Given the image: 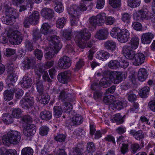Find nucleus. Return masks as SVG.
<instances>
[{
	"instance_id": "22",
	"label": "nucleus",
	"mask_w": 155,
	"mask_h": 155,
	"mask_svg": "<svg viewBox=\"0 0 155 155\" xmlns=\"http://www.w3.org/2000/svg\"><path fill=\"white\" fill-rule=\"evenodd\" d=\"M41 14L42 16L46 19H50L52 18L54 15L53 10L50 8H44L41 10Z\"/></svg>"
},
{
	"instance_id": "54",
	"label": "nucleus",
	"mask_w": 155,
	"mask_h": 155,
	"mask_svg": "<svg viewBox=\"0 0 155 155\" xmlns=\"http://www.w3.org/2000/svg\"><path fill=\"white\" fill-rule=\"evenodd\" d=\"M110 5L114 8L119 7L121 5L120 0H109Z\"/></svg>"
},
{
	"instance_id": "15",
	"label": "nucleus",
	"mask_w": 155,
	"mask_h": 155,
	"mask_svg": "<svg viewBox=\"0 0 155 155\" xmlns=\"http://www.w3.org/2000/svg\"><path fill=\"white\" fill-rule=\"evenodd\" d=\"M36 131V127L33 124H28L24 130L23 133L27 137H30L33 135Z\"/></svg>"
},
{
	"instance_id": "29",
	"label": "nucleus",
	"mask_w": 155,
	"mask_h": 155,
	"mask_svg": "<svg viewBox=\"0 0 155 155\" xmlns=\"http://www.w3.org/2000/svg\"><path fill=\"white\" fill-rule=\"evenodd\" d=\"M147 76V72L145 68H140L137 74V78L139 81L141 82L144 81Z\"/></svg>"
},
{
	"instance_id": "40",
	"label": "nucleus",
	"mask_w": 155,
	"mask_h": 155,
	"mask_svg": "<svg viewBox=\"0 0 155 155\" xmlns=\"http://www.w3.org/2000/svg\"><path fill=\"white\" fill-rule=\"evenodd\" d=\"M149 87L146 86L142 88L139 91V94L141 97H147V95L149 94Z\"/></svg>"
},
{
	"instance_id": "53",
	"label": "nucleus",
	"mask_w": 155,
	"mask_h": 155,
	"mask_svg": "<svg viewBox=\"0 0 155 155\" xmlns=\"http://www.w3.org/2000/svg\"><path fill=\"white\" fill-rule=\"evenodd\" d=\"M128 5L132 8L139 6L140 3V0H128Z\"/></svg>"
},
{
	"instance_id": "37",
	"label": "nucleus",
	"mask_w": 155,
	"mask_h": 155,
	"mask_svg": "<svg viewBox=\"0 0 155 155\" xmlns=\"http://www.w3.org/2000/svg\"><path fill=\"white\" fill-rule=\"evenodd\" d=\"M111 120L113 122L116 123L117 124H120L124 122L123 117L120 113L114 115Z\"/></svg>"
},
{
	"instance_id": "1",
	"label": "nucleus",
	"mask_w": 155,
	"mask_h": 155,
	"mask_svg": "<svg viewBox=\"0 0 155 155\" xmlns=\"http://www.w3.org/2000/svg\"><path fill=\"white\" fill-rule=\"evenodd\" d=\"M47 39L52 46L50 48L49 51L45 54V56L46 59L50 60L54 56V51L53 48L58 52L61 48L62 45L60 43V38L56 35L49 36L47 37Z\"/></svg>"
},
{
	"instance_id": "33",
	"label": "nucleus",
	"mask_w": 155,
	"mask_h": 155,
	"mask_svg": "<svg viewBox=\"0 0 155 155\" xmlns=\"http://www.w3.org/2000/svg\"><path fill=\"white\" fill-rule=\"evenodd\" d=\"M52 113L48 110H44L41 111L40 114V118L42 120H48L52 118Z\"/></svg>"
},
{
	"instance_id": "24",
	"label": "nucleus",
	"mask_w": 155,
	"mask_h": 155,
	"mask_svg": "<svg viewBox=\"0 0 155 155\" xmlns=\"http://www.w3.org/2000/svg\"><path fill=\"white\" fill-rule=\"evenodd\" d=\"M8 75L7 78V83L9 82H14L17 80L18 77L12 68H8Z\"/></svg>"
},
{
	"instance_id": "50",
	"label": "nucleus",
	"mask_w": 155,
	"mask_h": 155,
	"mask_svg": "<svg viewBox=\"0 0 155 155\" xmlns=\"http://www.w3.org/2000/svg\"><path fill=\"white\" fill-rule=\"evenodd\" d=\"M108 66L112 69H117L119 67V61L116 60H111L108 63Z\"/></svg>"
},
{
	"instance_id": "62",
	"label": "nucleus",
	"mask_w": 155,
	"mask_h": 155,
	"mask_svg": "<svg viewBox=\"0 0 155 155\" xmlns=\"http://www.w3.org/2000/svg\"><path fill=\"white\" fill-rule=\"evenodd\" d=\"M119 67L124 68H127L129 65V62L127 60L121 59L119 62Z\"/></svg>"
},
{
	"instance_id": "35",
	"label": "nucleus",
	"mask_w": 155,
	"mask_h": 155,
	"mask_svg": "<svg viewBox=\"0 0 155 155\" xmlns=\"http://www.w3.org/2000/svg\"><path fill=\"white\" fill-rule=\"evenodd\" d=\"M139 42V39L137 36L132 37L130 41V46L133 49H135L138 47Z\"/></svg>"
},
{
	"instance_id": "16",
	"label": "nucleus",
	"mask_w": 155,
	"mask_h": 155,
	"mask_svg": "<svg viewBox=\"0 0 155 155\" xmlns=\"http://www.w3.org/2000/svg\"><path fill=\"white\" fill-rule=\"evenodd\" d=\"M133 59L134 60L133 62L134 65L136 66L140 65L144 62L145 56L144 54L142 53L135 54Z\"/></svg>"
},
{
	"instance_id": "32",
	"label": "nucleus",
	"mask_w": 155,
	"mask_h": 155,
	"mask_svg": "<svg viewBox=\"0 0 155 155\" xmlns=\"http://www.w3.org/2000/svg\"><path fill=\"white\" fill-rule=\"evenodd\" d=\"M111 82L108 76H105L101 79L99 82V85L104 88L107 87L111 84Z\"/></svg>"
},
{
	"instance_id": "8",
	"label": "nucleus",
	"mask_w": 155,
	"mask_h": 155,
	"mask_svg": "<svg viewBox=\"0 0 155 155\" xmlns=\"http://www.w3.org/2000/svg\"><path fill=\"white\" fill-rule=\"evenodd\" d=\"M91 34L86 28H84L76 33L75 40L76 41L87 40L90 39Z\"/></svg>"
},
{
	"instance_id": "64",
	"label": "nucleus",
	"mask_w": 155,
	"mask_h": 155,
	"mask_svg": "<svg viewBox=\"0 0 155 155\" xmlns=\"http://www.w3.org/2000/svg\"><path fill=\"white\" fill-rule=\"evenodd\" d=\"M128 144L123 143L120 148V151L121 153L124 154L127 153L129 150Z\"/></svg>"
},
{
	"instance_id": "28",
	"label": "nucleus",
	"mask_w": 155,
	"mask_h": 155,
	"mask_svg": "<svg viewBox=\"0 0 155 155\" xmlns=\"http://www.w3.org/2000/svg\"><path fill=\"white\" fill-rule=\"evenodd\" d=\"M14 118L12 114L8 113L4 114L2 115V120L7 124H10L14 122Z\"/></svg>"
},
{
	"instance_id": "46",
	"label": "nucleus",
	"mask_w": 155,
	"mask_h": 155,
	"mask_svg": "<svg viewBox=\"0 0 155 155\" xmlns=\"http://www.w3.org/2000/svg\"><path fill=\"white\" fill-rule=\"evenodd\" d=\"M66 20L67 18L65 17L58 19L56 21V27L59 28H62L65 24Z\"/></svg>"
},
{
	"instance_id": "31",
	"label": "nucleus",
	"mask_w": 155,
	"mask_h": 155,
	"mask_svg": "<svg viewBox=\"0 0 155 155\" xmlns=\"http://www.w3.org/2000/svg\"><path fill=\"white\" fill-rule=\"evenodd\" d=\"M115 99V97L114 96L108 95L104 97L103 101L106 104L109 105L110 107H112Z\"/></svg>"
},
{
	"instance_id": "63",
	"label": "nucleus",
	"mask_w": 155,
	"mask_h": 155,
	"mask_svg": "<svg viewBox=\"0 0 155 155\" xmlns=\"http://www.w3.org/2000/svg\"><path fill=\"white\" fill-rule=\"evenodd\" d=\"M35 57L39 60H41L43 56L42 51L39 49H36L34 51Z\"/></svg>"
},
{
	"instance_id": "7",
	"label": "nucleus",
	"mask_w": 155,
	"mask_h": 155,
	"mask_svg": "<svg viewBox=\"0 0 155 155\" xmlns=\"http://www.w3.org/2000/svg\"><path fill=\"white\" fill-rule=\"evenodd\" d=\"M28 93H26L24 97L22 98L20 102L21 106L25 109H28L33 105L34 102V98L28 96Z\"/></svg>"
},
{
	"instance_id": "14",
	"label": "nucleus",
	"mask_w": 155,
	"mask_h": 155,
	"mask_svg": "<svg viewBox=\"0 0 155 155\" xmlns=\"http://www.w3.org/2000/svg\"><path fill=\"white\" fill-rule=\"evenodd\" d=\"M71 75L70 71H65L60 73L58 76V78L60 82L67 83L70 81Z\"/></svg>"
},
{
	"instance_id": "58",
	"label": "nucleus",
	"mask_w": 155,
	"mask_h": 155,
	"mask_svg": "<svg viewBox=\"0 0 155 155\" xmlns=\"http://www.w3.org/2000/svg\"><path fill=\"white\" fill-rule=\"evenodd\" d=\"M131 17L129 13H124L122 15L121 19L124 22L128 23L130 20Z\"/></svg>"
},
{
	"instance_id": "43",
	"label": "nucleus",
	"mask_w": 155,
	"mask_h": 155,
	"mask_svg": "<svg viewBox=\"0 0 155 155\" xmlns=\"http://www.w3.org/2000/svg\"><path fill=\"white\" fill-rule=\"evenodd\" d=\"M54 116L56 118L60 117L62 114V110L61 108L59 106H54L53 108Z\"/></svg>"
},
{
	"instance_id": "21",
	"label": "nucleus",
	"mask_w": 155,
	"mask_h": 155,
	"mask_svg": "<svg viewBox=\"0 0 155 155\" xmlns=\"http://www.w3.org/2000/svg\"><path fill=\"white\" fill-rule=\"evenodd\" d=\"M130 134L133 136L135 139L137 140H142L145 137L144 133L141 130L137 131L135 130H131L130 131Z\"/></svg>"
},
{
	"instance_id": "18",
	"label": "nucleus",
	"mask_w": 155,
	"mask_h": 155,
	"mask_svg": "<svg viewBox=\"0 0 155 155\" xmlns=\"http://www.w3.org/2000/svg\"><path fill=\"white\" fill-rule=\"evenodd\" d=\"M154 36V35L151 32L143 33L141 37L142 43L145 44L150 43Z\"/></svg>"
},
{
	"instance_id": "48",
	"label": "nucleus",
	"mask_w": 155,
	"mask_h": 155,
	"mask_svg": "<svg viewBox=\"0 0 155 155\" xmlns=\"http://www.w3.org/2000/svg\"><path fill=\"white\" fill-rule=\"evenodd\" d=\"M130 151L132 154L135 153L138 150H139L141 149V147L139 144L137 143H133L130 145Z\"/></svg>"
},
{
	"instance_id": "17",
	"label": "nucleus",
	"mask_w": 155,
	"mask_h": 155,
	"mask_svg": "<svg viewBox=\"0 0 155 155\" xmlns=\"http://www.w3.org/2000/svg\"><path fill=\"white\" fill-rule=\"evenodd\" d=\"M32 32V39L34 42L38 43L39 40L41 41L45 39V36L43 35L38 29H35Z\"/></svg>"
},
{
	"instance_id": "27",
	"label": "nucleus",
	"mask_w": 155,
	"mask_h": 155,
	"mask_svg": "<svg viewBox=\"0 0 155 155\" xmlns=\"http://www.w3.org/2000/svg\"><path fill=\"white\" fill-rule=\"evenodd\" d=\"M20 83L22 86L26 88L31 87L32 83L31 78L26 76L24 77Z\"/></svg>"
},
{
	"instance_id": "56",
	"label": "nucleus",
	"mask_w": 155,
	"mask_h": 155,
	"mask_svg": "<svg viewBox=\"0 0 155 155\" xmlns=\"http://www.w3.org/2000/svg\"><path fill=\"white\" fill-rule=\"evenodd\" d=\"M40 73H42L43 74L42 78L45 81H47L48 82H51L52 80L49 78L48 73L47 71H42V70H40Z\"/></svg>"
},
{
	"instance_id": "4",
	"label": "nucleus",
	"mask_w": 155,
	"mask_h": 155,
	"mask_svg": "<svg viewBox=\"0 0 155 155\" xmlns=\"http://www.w3.org/2000/svg\"><path fill=\"white\" fill-rule=\"evenodd\" d=\"M20 134L17 131L10 130L7 135H4L2 138V142L6 146L10 144H16L19 143L21 139Z\"/></svg>"
},
{
	"instance_id": "61",
	"label": "nucleus",
	"mask_w": 155,
	"mask_h": 155,
	"mask_svg": "<svg viewBox=\"0 0 155 155\" xmlns=\"http://www.w3.org/2000/svg\"><path fill=\"white\" fill-rule=\"evenodd\" d=\"M127 95V98L129 101L134 102L137 99V97L136 95L132 91H130V92L128 93Z\"/></svg>"
},
{
	"instance_id": "12",
	"label": "nucleus",
	"mask_w": 155,
	"mask_h": 155,
	"mask_svg": "<svg viewBox=\"0 0 155 155\" xmlns=\"http://www.w3.org/2000/svg\"><path fill=\"white\" fill-rule=\"evenodd\" d=\"M132 49L130 46L126 45L122 47V53L127 59L132 60L134 58L135 53Z\"/></svg>"
},
{
	"instance_id": "6",
	"label": "nucleus",
	"mask_w": 155,
	"mask_h": 155,
	"mask_svg": "<svg viewBox=\"0 0 155 155\" xmlns=\"http://www.w3.org/2000/svg\"><path fill=\"white\" fill-rule=\"evenodd\" d=\"M7 37L9 41L13 44L18 45L22 41L21 34L18 31H13L11 34H8Z\"/></svg>"
},
{
	"instance_id": "36",
	"label": "nucleus",
	"mask_w": 155,
	"mask_h": 155,
	"mask_svg": "<svg viewBox=\"0 0 155 155\" xmlns=\"http://www.w3.org/2000/svg\"><path fill=\"white\" fill-rule=\"evenodd\" d=\"M7 90L4 91L3 93L5 100L6 101H9L12 99L14 95V91L11 90Z\"/></svg>"
},
{
	"instance_id": "52",
	"label": "nucleus",
	"mask_w": 155,
	"mask_h": 155,
	"mask_svg": "<svg viewBox=\"0 0 155 155\" xmlns=\"http://www.w3.org/2000/svg\"><path fill=\"white\" fill-rule=\"evenodd\" d=\"M71 29L64 30L63 31L62 35L65 39L69 40L71 38Z\"/></svg>"
},
{
	"instance_id": "44",
	"label": "nucleus",
	"mask_w": 155,
	"mask_h": 155,
	"mask_svg": "<svg viewBox=\"0 0 155 155\" xmlns=\"http://www.w3.org/2000/svg\"><path fill=\"white\" fill-rule=\"evenodd\" d=\"M36 84L38 91L40 94H42L44 90L42 81H40L39 78H38L36 80Z\"/></svg>"
},
{
	"instance_id": "30",
	"label": "nucleus",
	"mask_w": 155,
	"mask_h": 155,
	"mask_svg": "<svg viewBox=\"0 0 155 155\" xmlns=\"http://www.w3.org/2000/svg\"><path fill=\"white\" fill-rule=\"evenodd\" d=\"M28 18L31 21L33 25H36L38 22L39 19V13L37 11H35L31 15H30Z\"/></svg>"
},
{
	"instance_id": "45",
	"label": "nucleus",
	"mask_w": 155,
	"mask_h": 155,
	"mask_svg": "<svg viewBox=\"0 0 155 155\" xmlns=\"http://www.w3.org/2000/svg\"><path fill=\"white\" fill-rule=\"evenodd\" d=\"M55 2L56 5L54 8L55 11L58 13H61L63 11L64 8L61 2V0H58V1L55 0Z\"/></svg>"
},
{
	"instance_id": "51",
	"label": "nucleus",
	"mask_w": 155,
	"mask_h": 155,
	"mask_svg": "<svg viewBox=\"0 0 155 155\" xmlns=\"http://www.w3.org/2000/svg\"><path fill=\"white\" fill-rule=\"evenodd\" d=\"M33 153V149L30 147H26L22 149L21 155H32Z\"/></svg>"
},
{
	"instance_id": "10",
	"label": "nucleus",
	"mask_w": 155,
	"mask_h": 155,
	"mask_svg": "<svg viewBox=\"0 0 155 155\" xmlns=\"http://www.w3.org/2000/svg\"><path fill=\"white\" fill-rule=\"evenodd\" d=\"M108 76L111 82L117 84L121 82L123 79V73L115 71L108 72Z\"/></svg>"
},
{
	"instance_id": "49",
	"label": "nucleus",
	"mask_w": 155,
	"mask_h": 155,
	"mask_svg": "<svg viewBox=\"0 0 155 155\" xmlns=\"http://www.w3.org/2000/svg\"><path fill=\"white\" fill-rule=\"evenodd\" d=\"M66 135L62 134H58L57 135L54 136V139L58 142H63L65 141Z\"/></svg>"
},
{
	"instance_id": "42",
	"label": "nucleus",
	"mask_w": 155,
	"mask_h": 155,
	"mask_svg": "<svg viewBox=\"0 0 155 155\" xmlns=\"http://www.w3.org/2000/svg\"><path fill=\"white\" fill-rule=\"evenodd\" d=\"M22 111L19 108H13L12 110V115L13 118H19L21 117Z\"/></svg>"
},
{
	"instance_id": "3",
	"label": "nucleus",
	"mask_w": 155,
	"mask_h": 155,
	"mask_svg": "<svg viewBox=\"0 0 155 155\" xmlns=\"http://www.w3.org/2000/svg\"><path fill=\"white\" fill-rule=\"evenodd\" d=\"M110 35L113 38L117 37L118 41L121 43L127 42L130 38V32L127 29H121L118 27H115L112 29Z\"/></svg>"
},
{
	"instance_id": "25",
	"label": "nucleus",
	"mask_w": 155,
	"mask_h": 155,
	"mask_svg": "<svg viewBox=\"0 0 155 155\" xmlns=\"http://www.w3.org/2000/svg\"><path fill=\"white\" fill-rule=\"evenodd\" d=\"M6 16V17L2 16L1 19L2 22L7 25H12L15 21L16 17L15 15Z\"/></svg>"
},
{
	"instance_id": "55",
	"label": "nucleus",
	"mask_w": 155,
	"mask_h": 155,
	"mask_svg": "<svg viewBox=\"0 0 155 155\" xmlns=\"http://www.w3.org/2000/svg\"><path fill=\"white\" fill-rule=\"evenodd\" d=\"M64 104L65 107L64 108V111L67 113H70L73 108L72 104L68 102H65Z\"/></svg>"
},
{
	"instance_id": "38",
	"label": "nucleus",
	"mask_w": 155,
	"mask_h": 155,
	"mask_svg": "<svg viewBox=\"0 0 155 155\" xmlns=\"http://www.w3.org/2000/svg\"><path fill=\"white\" fill-rule=\"evenodd\" d=\"M72 122L73 125H79L83 121V118L80 115L76 114L74 115L72 118Z\"/></svg>"
},
{
	"instance_id": "26",
	"label": "nucleus",
	"mask_w": 155,
	"mask_h": 155,
	"mask_svg": "<svg viewBox=\"0 0 155 155\" xmlns=\"http://www.w3.org/2000/svg\"><path fill=\"white\" fill-rule=\"evenodd\" d=\"M127 106L126 101L122 102L119 101H115L111 109L113 110H120Z\"/></svg>"
},
{
	"instance_id": "13",
	"label": "nucleus",
	"mask_w": 155,
	"mask_h": 155,
	"mask_svg": "<svg viewBox=\"0 0 155 155\" xmlns=\"http://www.w3.org/2000/svg\"><path fill=\"white\" fill-rule=\"evenodd\" d=\"M51 26L47 23H44L41 26L40 32L44 36L45 35H55L57 32L54 29H50Z\"/></svg>"
},
{
	"instance_id": "5",
	"label": "nucleus",
	"mask_w": 155,
	"mask_h": 155,
	"mask_svg": "<svg viewBox=\"0 0 155 155\" xmlns=\"http://www.w3.org/2000/svg\"><path fill=\"white\" fill-rule=\"evenodd\" d=\"M106 17L105 13H101L96 16H93L90 18L89 19V27L90 30H94L97 25L99 26L102 25L105 21Z\"/></svg>"
},
{
	"instance_id": "60",
	"label": "nucleus",
	"mask_w": 155,
	"mask_h": 155,
	"mask_svg": "<svg viewBox=\"0 0 155 155\" xmlns=\"http://www.w3.org/2000/svg\"><path fill=\"white\" fill-rule=\"evenodd\" d=\"M26 49L29 51H31L33 49V46L32 43L30 41L26 40L25 42Z\"/></svg>"
},
{
	"instance_id": "47",
	"label": "nucleus",
	"mask_w": 155,
	"mask_h": 155,
	"mask_svg": "<svg viewBox=\"0 0 155 155\" xmlns=\"http://www.w3.org/2000/svg\"><path fill=\"white\" fill-rule=\"evenodd\" d=\"M41 95V98L40 100V102L44 104H48L50 100L49 96L47 93H45Z\"/></svg>"
},
{
	"instance_id": "57",
	"label": "nucleus",
	"mask_w": 155,
	"mask_h": 155,
	"mask_svg": "<svg viewBox=\"0 0 155 155\" xmlns=\"http://www.w3.org/2000/svg\"><path fill=\"white\" fill-rule=\"evenodd\" d=\"M40 73H42L43 74L42 78L45 81H47L48 82H51L52 80L49 78L48 73L47 71H42V70H40Z\"/></svg>"
},
{
	"instance_id": "20",
	"label": "nucleus",
	"mask_w": 155,
	"mask_h": 155,
	"mask_svg": "<svg viewBox=\"0 0 155 155\" xmlns=\"http://www.w3.org/2000/svg\"><path fill=\"white\" fill-rule=\"evenodd\" d=\"M7 86L8 88H11V90L14 91V93L15 92V96L16 99H20L23 96L24 94L23 91L16 87H15L13 83H8Z\"/></svg>"
},
{
	"instance_id": "34",
	"label": "nucleus",
	"mask_w": 155,
	"mask_h": 155,
	"mask_svg": "<svg viewBox=\"0 0 155 155\" xmlns=\"http://www.w3.org/2000/svg\"><path fill=\"white\" fill-rule=\"evenodd\" d=\"M110 56V54L107 52L101 51L97 52L96 57L98 59L104 61L108 58Z\"/></svg>"
},
{
	"instance_id": "9",
	"label": "nucleus",
	"mask_w": 155,
	"mask_h": 155,
	"mask_svg": "<svg viewBox=\"0 0 155 155\" xmlns=\"http://www.w3.org/2000/svg\"><path fill=\"white\" fill-rule=\"evenodd\" d=\"M68 89L62 90L60 92L58 99L61 101H65L72 102L75 100L74 96L73 94L69 93Z\"/></svg>"
},
{
	"instance_id": "19",
	"label": "nucleus",
	"mask_w": 155,
	"mask_h": 155,
	"mask_svg": "<svg viewBox=\"0 0 155 155\" xmlns=\"http://www.w3.org/2000/svg\"><path fill=\"white\" fill-rule=\"evenodd\" d=\"M148 16V11L147 10L141 9L136 12L135 17L138 21H142Z\"/></svg>"
},
{
	"instance_id": "41",
	"label": "nucleus",
	"mask_w": 155,
	"mask_h": 155,
	"mask_svg": "<svg viewBox=\"0 0 155 155\" xmlns=\"http://www.w3.org/2000/svg\"><path fill=\"white\" fill-rule=\"evenodd\" d=\"M5 10L6 16L15 15L16 13L15 10L13 8H11L7 5L5 6Z\"/></svg>"
},
{
	"instance_id": "2",
	"label": "nucleus",
	"mask_w": 155,
	"mask_h": 155,
	"mask_svg": "<svg viewBox=\"0 0 155 155\" xmlns=\"http://www.w3.org/2000/svg\"><path fill=\"white\" fill-rule=\"evenodd\" d=\"M81 6L74 5L71 6L68 9V12L71 15V22L73 26L76 25L79 21V16L81 12L86 11L87 7H85L83 4Z\"/></svg>"
},
{
	"instance_id": "11",
	"label": "nucleus",
	"mask_w": 155,
	"mask_h": 155,
	"mask_svg": "<svg viewBox=\"0 0 155 155\" xmlns=\"http://www.w3.org/2000/svg\"><path fill=\"white\" fill-rule=\"evenodd\" d=\"M71 60L70 58L67 56H64L59 60L58 65L61 68L66 69L71 66Z\"/></svg>"
},
{
	"instance_id": "39",
	"label": "nucleus",
	"mask_w": 155,
	"mask_h": 155,
	"mask_svg": "<svg viewBox=\"0 0 155 155\" xmlns=\"http://www.w3.org/2000/svg\"><path fill=\"white\" fill-rule=\"evenodd\" d=\"M105 48L108 50L114 51L115 48L116 44L112 40L106 41L104 44Z\"/></svg>"
},
{
	"instance_id": "23",
	"label": "nucleus",
	"mask_w": 155,
	"mask_h": 155,
	"mask_svg": "<svg viewBox=\"0 0 155 155\" xmlns=\"http://www.w3.org/2000/svg\"><path fill=\"white\" fill-rule=\"evenodd\" d=\"M108 34L107 28L102 29L98 31L96 34L95 37L99 40L105 39Z\"/></svg>"
},
{
	"instance_id": "59",
	"label": "nucleus",
	"mask_w": 155,
	"mask_h": 155,
	"mask_svg": "<svg viewBox=\"0 0 155 155\" xmlns=\"http://www.w3.org/2000/svg\"><path fill=\"white\" fill-rule=\"evenodd\" d=\"M49 128L47 126H43L39 129V134L41 136H45L47 134L49 131Z\"/></svg>"
}]
</instances>
